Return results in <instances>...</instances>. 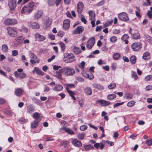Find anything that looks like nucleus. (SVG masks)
I'll return each mask as SVG.
<instances>
[{
    "instance_id": "f257e3e1",
    "label": "nucleus",
    "mask_w": 152,
    "mask_h": 152,
    "mask_svg": "<svg viewBox=\"0 0 152 152\" xmlns=\"http://www.w3.org/2000/svg\"><path fill=\"white\" fill-rule=\"evenodd\" d=\"M36 5V4L33 2L30 3L28 5L24 6L22 9L21 13L22 14L26 13V14H29L33 10V7Z\"/></svg>"
},
{
    "instance_id": "774afa93",
    "label": "nucleus",
    "mask_w": 152,
    "mask_h": 152,
    "mask_svg": "<svg viewBox=\"0 0 152 152\" xmlns=\"http://www.w3.org/2000/svg\"><path fill=\"white\" fill-rule=\"evenodd\" d=\"M30 62L32 64H34L36 63H38L39 62V61L36 60H33L31 59L30 60Z\"/></svg>"
},
{
    "instance_id": "6e6552de",
    "label": "nucleus",
    "mask_w": 152,
    "mask_h": 152,
    "mask_svg": "<svg viewBox=\"0 0 152 152\" xmlns=\"http://www.w3.org/2000/svg\"><path fill=\"white\" fill-rule=\"evenodd\" d=\"M8 5L10 10H14L17 6V0H9Z\"/></svg>"
},
{
    "instance_id": "864d4df0",
    "label": "nucleus",
    "mask_w": 152,
    "mask_h": 152,
    "mask_svg": "<svg viewBox=\"0 0 152 152\" xmlns=\"http://www.w3.org/2000/svg\"><path fill=\"white\" fill-rule=\"evenodd\" d=\"M113 22V20H111L110 21L107 22L105 23L104 24V27H107L109 26Z\"/></svg>"
},
{
    "instance_id": "4468645a",
    "label": "nucleus",
    "mask_w": 152,
    "mask_h": 152,
    "mask_svg": "<svg viewBox=\"0 0 152 152\" xmlns=\"http://www.w3.org/2000/svg\"><path fill=\"white\" fill-rule=\"evenodd\" d=\"M70 20L69 19H66L63 22V27L64 29L66 30L70 27Z\"/></svg>"
},
{
    "instance_id": "a18cd8bd",
    "label": "nucleus",
    "mask_w": 152,
    "mask_h": 152,
    "mask_svg": "<svg viewBox=\"0 0 152 152\" xmlns=\"http://www.w3.org/2000/svg\"><path fill=\"white\" fill-rule=\"evenodd\" d=\"M59 45L61 48V50L63 51H64L66 48L65 44L63 42H61L59 43Z\"/></svg>"
},
{
    "instance_id": "8fccbe9b",
    "label": "nucleus",
    "mask_w": 152,
    "mask_h": 152,
    "mask_svg": "<svg viewBox=\"0 0 152 152\" xmlns=\"http://www.w3.org/2000/svg\"><path fill=\"white\" fill-rule=\"evenodd\" d=\"M55 0H48V3L49 5L50 6H53L55 4Z\"/></svg>"
},
{
    "instance_id": "69168bd1",
    "label": "nucleus",
    "mask_w": 152,
    "mask_h": 152,
    "mask_svg": "<svg viewBox=\"0 0 152 152\" xmlns=\"http://www.w3.org/2000/svg\"><path fill=\"white\" fill-rule=\"evenodd\" d=\"M26 76V74L24 73H22L19 74V77L21 78H25Z\"/></svg>"
},
{
    "instance_id": "4c0bfd02",
    "label": "nucleus",
    "mask_w": 152,
    "mask_h": 152,
    "mask_svg": "<svg viewBox=\"0 0 152 152\" xmlns=\"http://www.w3.org/2000/svg\"><path fill=\"white\" fill-rule=\"evenodd\" d=\"M130 61L132 64H135L136 61V58L134 56H132L130 58Z\"/></svg>"
},
{
    "instance_id": "cd10ccee",
    "label": "nucleus",
    "mask_w": 152,
    "mask_h": 152,
    "mask_svg": "<svg viewBox=\"0 0 152 152\" xmlns=\"http://www.w3.org/2000/svg\"><path fill=\"white\" fill-rule=\"evenodd\" d=\"M62 130H64L66 132L70 134H74V132L69 128L66 127H63L61 128Z\"/></svg>"
},
{
    "instance_id": "7c9ffc66",
    "label": "nucleus",
    "mask_w": 152,
    "mask_h": 152,
    "mask_svg": "<svg viewBox=\"0 0 152 152\" xmlns=\"http://www.w3.org/2000/svg\"><path fill=\"white\" fill-rule=\"evenodd\" d=\"M51 21L49 18H47L45 20L44 24L45 25L46 27L47 28L51 24Z\"/></svg>"
},
{
    "instance_id": "a878e982",
    "label": "nucleus",
    "mask_w": 152,
    "mask_h": 152,
    "mask_svg": "<svg viewBox=\"0 0 152 152\" xmlns=\"http://www.w3.org/2000/svg\"><path fill=\"white\" fill-rule=\"evenodd\" d=\"M66 89L67 91L69 94L70 96H71L72 97L73 99L74 100H75L76 99L75 97L74 96L76 94L74 92L69 90V89L68 88H66Z\"/></svg>"
},
{
    "instance_id": "473e14b6",
    "label": "nucleus",
    "mask_w": 152,
    "mask_h": 152,
    "mask_svg": "<svg viewBox=\"0 0 152 152\" xmlns=\"http://www.w3.org/2000/svg\"><path fill=\"white\" fill-rule=\"evenodd\" d=\"M39 121L34 120V121L31 122V127L32 129H34L37 127L38 125V123Z\"/></svg>"
},
{
    "instance_id": "4d7b16f0",
    "label": "nucleus",
    "mask_w": 152,
    "mask_h": 152,
    "mask_svg": "<svg viewBox=\"0 0 152 152\" xmlns=\"http://www.w3.org/2000/svg\"><path fill=\"white\" fill-rule=\"evenodd\" d=\"M87 128V126L86 125H83L80 127V129L81 131H84L86 130Z\"/></svg>"
},
{
    "instance_id": "39448f33",
    "label": "nucleus",
    "mask_w": 152,
    "mask_h": 152,
    "mask_svg": "<svg viewBox=\"0 0 152 152\" xmlns=\"http://www.w3.org/2000/svg\"><path fill=\"white\" fill-rule=\"evenodd\" d=\"M17 23V20L14 18H7L4 21V24L6 25L13 26Z\"/></svg>"
},
{
    "instance_id": "ea45409f",
    "label": "nucleus",
    "mask_w": 152,
    "mask_h": 152,
    "mask_svg": "<svg viewBox=\"0 0 152 152\" xmlns=\"http://www.w3.org/2000/svg\"><path fill=\"white\" fill-rule=\"evenodd\" d=\"M69 142L68 141H63L62 142V145L64 148H67L69 146Z\"/></svg>"
},
{
    "instance_id": "b1692460",
    "label": "nucleus",
    "mask_w": 152,
    "mask_h": 152,
    "mask_svg": "<svg viewBox=\"0 0 152 152\" xmlns=\"http://www.w3.org/2000/svg\"><path fill=\"white\" fill-rule=\"evenodd\" d=\"M63 89V87L60 84H56L53 89L55 91H61Z\"/></svg>"
},
{
    "instance_id": "e433bc0d",
    "label": "nucleus",
    "mask_w": 152,
    "mask_h": 152,
    "mask_svg": "<svg viewBox=\"0 0 152 152\" xmlns=\"http://www.w3.org/2000/svg\"><path fill=\"white\" fill-rule=\"evenodd\" d=\"M84 148L86 151H88L93 149L94 148V146L90 144L85 145L84 146Z\"/></svg>"
},
{
    "instance_id": "20e7f679",
    "label": "nucleus",
    "mask_w": 152,
    "mask_h": 152,
    "mask_svg": "<svg viewBox=\"0 0 152 152\" xmlns=\"http://www.w3.org/2000/svg\"><path fill=\"white\" fill-rule=\"evenodd\" d=\"M7 31L8 34L11 37H15L18 35L17 31L12 27H7Z\"/></svg>"
},
{
    "instance_id": "c85d7f7f",
    "label": "nucleus",
    "mask_w": 152,
    "mask_h": 152,
    "mask_svg": "<svg viewBox=\"0 0 152 152\" xmlns=\"http://www.w3.org/2000/svg\"><path fill=\"white\" fill-rule=\"evenodd\" d=\"M131 37L132 38L134 39H138L140 38V36L138 32H136L132 34Z\"/></svg>"
},
{
    "instance_id": "79ce46f5",
    "label": "nucleus",
    "mask_w": 152,
    "mask_h": 152,
    "mask_svg": "<svg viewBox=\"0 0 152 152\" xmlns=\"http://www.w3.org/2000/svg\"><path fill=\"white\" fill-rule=\"evenodd\" d=\"M149 56L150 53L148 52H146L143 54L142 58L144 60H147Z\"/></svg>"
},
{
    "instance_id": "f704fd0d",
    "label": "nucleus",
    "mask_w": 152,
    "mask_h": 152,
    "mask_svg": "<svg viewBox=\"0 0 152 152\" xmlns=\"http://www.w3.org/2000/svg\"><path fill=\"white\" fill-rule=\"evenodd\" d=\"M72 50L73 52L77 54H79L81 52L80 48L76 47H74L72 49Z\"/></svg>"
},
{
    "instance_id": "9b49d317",
    "label": "nucleus",
    "mask_w": 152,
    "mask_h": 152,
    "mask_svg": "<svg viewBox=\"0 0 152 152\" xmlns=\"http://www.w3.org/2000/svg\"><path fill=\"white\" fill-rule=\"evenodd\" d=\"M84 5L82 2H79L77 6V10L78 13L81 14L83 10Z\"/></svg>"
},
{
    "instance_id": "c756f323",
    "label": "nucleus",
    "mask_w": 152,
    "mask_h": 152,
    "mask_svg": "<svg viewBox=\"0 0 152 152\" xmlns=\"http://www.w3.org/2000/svg\"><path fill=\"white\" fill-rule=\"evenodd\" d=\"M144 38L150 44H152V37L148 35L145 34L144 35Z\"/></svg>"
},
{
    "instance_id": "37998d69",
    "label": "nucleus",
    "mask_w": 152,
    "mask_h": 152,
    "mask_svg": "<svg viewBox=\"0 0 152 152\" xmlns=\"http://www.w3.org/2000/svg\"><path fill=\"white\" fill-rule=\"evenodd\" d=\"M29 56L31 59L33 60H37V56L34 54L32 53H29Z\"/></svg>"
},
{
    "instance_id": "2f4dec72",
    "label": "nucleus",
    "mask_w": 152,
    "mask_h": 152,
    "mask_svg": "<svg viewBox=\"0 0 152 152\" xmlns=\"http://www.w3.org/2000/svg\"><path fill=\"white\" fill-rule=\"evenodd\" d=\"M23 91L20 88H18L15 90V94L17 96H20L22 95Z\"/></svg>"
},
{
    "instance_id": "5701e85b",
    "label": "nucleus",
    "mask_w": 152,
    "mask_h": 152,
    "mask_svg": "<svg viewBox=\"0 0 152 152\" xmlns=\"http://www.w3.org/2000/svg\"><path fill=\"white\" fill-rule=\"evenodd\" d=\"M89 19L90 20H95V14L93 11L90 10L88 11Z\"/></svg>"
},
{
    "instance_id": "423d86ee",
    "label": "nucleus",
    "mask_w": 152,
    "mask_h": 152,
    "mask_svg": "<svg viewBox=\"0 0 152 152\" xmlns=\"http://www.w3.org/2000/svg\"><path fill=\"white\" fill-rule=\"evenodd\" d=\"M118 17L120 20L124 22H127L129 20L128 15L125 12L120 13Z\"/></svg>"
},
{
    "instance_id": "58836bf2",
    "label": "nucleus",
    "mask_w": 152,
    "mask_h": 152,
    "mask_svg": "<svg viewBox=\"0 0 152 152\" xmlns=\"http://www.w3.org/2000/svg\"><path fill=\"white\" fill-rule=\"evenodd\" d=\"M85 137V134L82 133H78L77 134V137L78 139L81 140L84 139Z\"/></svg>"
},
{
    "instance_id": "412c9836",
    "label": "nucleus",
    "mask_w": 152,
    "mask_h": 152,
    "mask_svg": "<svg viewBox=\"0 0 152 152\" xmlns=\"http://www.w3.org/2000/svg\"><path fill=\"white\" fill-rule=\"evenodd\" d=\"M24 39V38L22 36H18L15 39V42L17 44H21Z\"/></svg>"
},
{
    "instance_id": "a211bd4d",
    "label": "nucleus",
    "mask_w": 152,
    "mask_h": 152,
    "mask_svg": "<svg viewBox=\"0 0 152 152\" xmlns=\"http://www.w3.org/2000/svg\"><path fill=\"white\" fill-rule=\"evenodd\" d=\"M33 118L35 119L34 120L40 122L41 120V118L40 117V114L37 112L34 113L32 115Z\"/></svg>"
},
{
    "instance_id": "680f3d73",
    "label": "nucleus",
    "mask_w": 152,
    "mask_h": 152,
    "mask_svg": "<svg viewBox=\"0 0 152 152\" xmlns=\"http://www.w3.org/2000/svg\"><path fill=\"white\" fill-rule=\"evenodd\" d=\"M146 143L148 145H152V139H149L146 140Z\"/></svg>"
},
{
    "instance_id": "6e6d98bb",
    "label": "nucleus",
    "mask_w": 152,
    "mask_h": 152,
    "mask_svg": "<svg viewBox=\"0 0 152 152\" xmlns=\"http://www.w3.org/2000/svg\"><path fill=\"white\" fill-rule=\"evenodd\" d=\"M20 30L21 32L26 33L28 31L27 28L24 26H22L21 27V28Z\"/></svg>"
},
{
    "instance_id": "f8f14e48",
    "label": "nucleus",
    "mask_w": 152,
    "mask_h": 152,
    "mask_svg": "<svg viewBox=\"0 0 152 152\" xmlns=\"http://www.w3.org/2000/svg\"><path fill=\"white\" fill-rule=\"evenodd\" d=\"M63 74V71L62 68L59 69L58 71L54 73V76L58 79L62 80V75Z\"/></svg>"
},
{
    "instance_id": "bb28decb",
    "label": "nucleus",
    "mask_w": 152,
    "mask_h": 152,
    "mask_svg": "<svg viewBox=\"0 0 152 152\" xmlns=\"http://www.w3.org/2000/svg\"><path fill=\"white\" fill-rule=\"evenodd\" d=\"M35 110L34 108L32 105H30L27 106V112L29 114L31 113Z\"/></svg>"
},
{
    "instance_id": "72a5a7b5",
    "label": "nucleus",
    "mask_w": 152,
    "mask_h": 152,
    "mask_svg": "<svg viewBox=\"0 0 152 152\" xmlns=\"http://www.w3.org/2000/svg\"><path fill=\"white\" fill-rule=\"evenodd\" d=\"M1 50L4 53H7L8 51V47L6 44L2 45L1 47Z\"/></svg>"
},
{
    "instance_id": "a19ab883",
    "label": "nucleus",
    "mask_w": 152,
    "mask_h": 152,
    "mask_svg": "<svg viewBox=\"0 0 152 152\" xmlns=\"http://www.w3.org/2000/svg\"><path fill=\"white\" fill-rule=\"evenodd\" d=\"M113 58L115 60H117L119 58L121 55L119 53H117L113 54Z\"/></svg>"
},
{
    "instance_id": "de8ad7c7",
    "label": "nucleus",
    "mask_w": 152,
    "mask_h": 152,
    "mask_svg": "<svg viewBox=\"0 0 152 152\" xmlns=\"http://www.w3.org/2000/svg\"><path fill=\"white\" fill-rule=\"evenodd\" d=\"M81 21L83 22L85 24H86L87 22V20L83 15H81L79 16Z\"/></svg>"
},
{
    "instance_id": "c9c22d12",
    "label": "nucleus",
    "mask_w": 152,
    "mask_h": 152,
    "mask_svg": "<svg viewBox=\"0 0 152 152\" xmlns=\"http://www.w3.org/2000/svg\"><path fill=\"white\" fill-rule=\"evenodd\" d=\"M116 97V95L115 94H110L107 95V99L109 100H112L115 98Z\"/></svg>"
},
{
    "instance_id": "f03ea898",
    "label": "nucleus",
    "mask_w": 152,
    "mask_h": 152,
    "mask_svg": "<svg viewBox=\"0 0 152 152\" xmlns=\"http://www.w3.org/2000/svg\"><path fill=\"white\" fill-rule=\"evenodd\" d=\"M63 74L66 76H71L74 75L75 72L74 69L70 67H64L62 68Z\"/></svg>"
},
{
    "instance_id": "1a4fd4ad",
    "label": "nucleus",
    "mask_w": 152,
    "mask_h": 152,
    "mask_svg": "<svg viewBox=\"0 0 152 152\" xmlns=\"http://www.w3.org/2000/svg\"><path fill=\"white\" fill-rule=\"evenodd\" d=\"M28 26L34 29H39L40 26L39 24L35 22H30L28 23Z\"/></svg>"
},
{
    "instance_id": "603ef678",
    "label": "nucleus",
    "mask_w": 152,
    "mask_h": 152,
    "mask_svg": "<svg viewBox=\"0 0 152 152\" xmlns=\"http://www.w3.org/2000/svg\"><path fill=\"white\" fill-rule=\"evenodd\" d=\"M135 102L134 101H132L129 102L127 104V106L129 107H132L134 106L135 104Z\"/></svg>"
},
{
    "instance_id": "4be33fe9",
    "label": "nucleus",
    "mask_w": 152,
    "mask_h": 152,
    "mask_svg": "<svg viewBox=\"0 0 152 152\" xmlns=\"http://www.w3.org/2000/svg\"><path fill=\"white\" fill-rule=\"evenodd\" d=\"M84 93L87 95H91L92 94V90L89 87H86L84 89Z\"/></svg>"
},
{
    "instance_id": "e2e57ef3",
    "label": "nucleus",
    "mask_w": 152,
    "mask_h": 152,
    "mask_svg": "<svg viewBox=\"0 0 152 152\" xmlns=\"http://www.w3.org/2000/svg\"><path fill=\"white\" fill-rule=\"evenodd\" d=\"M12 56H15L18 54V52L16 50H14L12 51Z\"/></svg>"
},
{
    "instance_id": "393cba45",
    "label": "nucleus",
    "mask_w": 152,
    "mask_h": 152,
    "mask_svg": "<svg viewBox=\"0 0 152 152\" xmlns=\"http://www.w3.org/2000/svg\"><path fill=\"white\" fill-rule=\"evenodd\" d=\"M92 86L94 88L97 89L99 90H102L104 89L103 86L100 84H97L96 83H93Z\"/></svg>"
},
{
    "instance_id": "13d9d810",
    "label": "nucleus",
    "mask_w": 152,
    "mask_h": 152,
    "mask_svg": "<svg viewBox=\"0 0 152 152\" xmlns=\"http://www.w3.org/2000/svg\"><path fill=\"white\" fill-rule=\"evenodd\" d=\"M85 62L83 61H82L81 62L80 64L79 65V66L82 69H83L85 66Z\"/></svg>"
},
{
    "instance_id": "c03bdc74",
    "label": "nucleus",
    "mask_w": 152,
    "mask_h": 152,
    "mask_svg": "<svg viewBox=\"0 0 152 152\" xmlns=\"http://www.w3.org/2000/svg\"><path fill=\"white\" fill-rule=\"evenodd\" d=\"M145 80L146 81H151L152 80V75H150L146 76Z\"/></svg>"
},
{
    "instance_id": "7ed1b4c3",
    "label": "nucleus",
    "mask_w": 152,
    "mask_h": 152,
    "mask_svg": "<svg viewBox=\"0 0 152 152\" xmlns=\"http://www.w3.org/2000/svg\"><path fill=\"white\" fill-rule=\"evenodd\" d=\"M64 61L66 63H71L74 61L75 60V56L72 53H65L64 54Z\"/></svg>"
},
{
    "instance_id": "3c124183",
    "label": "nucleus",
    "mask_w": 152,
    "mask_h": 152,
    "mask_svg": "<svg viewBox=\"0 0 152 152\" xmlns=\"http://www.w3.org/2000/svg\"><path fill=\"white\" fill-rule=\"evenodd\" d=\"M66 88H68V89L69 88H72L75 87V85L74 84H66Z\"/></svg>"
},
{
    "instance_id": "ddd939ff",
    "label": "nucleus",
    "mask_w": 152,
    "mask_h": 152,
    "mask_svg": "<svg viewBox=\"0 0 152 152\" xmlns=\"http://www.w3.org/2000/svg\"><path fill=\"white\" fill-rule=\"evenodd\" d=\"M97 102L99 103L102 106H106L110 104V102L109 101H105L103 99H99L97 101Z\"/></svg>"
},
{
    "instance_id": "f3484780",
    "label": "nucleus",
    "mask_w": 152,
    "mask_h": 152,
    "mask_svg": "<svg viewBox=\"0 0 152 152\" xmlns=\"http://www.w3.org/2000/svg\"><path fill=\"white\" fill-rule=\"evenodd\" d=\"M36 38L38 39L39 41L41 42L44 41L46 39V37L45 36L40 35L38 33H36L35 35Z\"/></svg>"
},
{
    "instance_id": "aec40b11",
    "label": "nucleus",
    "mask_w": 152,
    "mask_h": 152,
    "mask_svg": "<svg viewBox=\"0 0 152 152\" xmlns=\"http://www.w3.org/2000/svg\"><path fill=\"white\" fill-rule=\"evenodd\" d=\"M35 72H36L37 74L43 76L44 75V73L42 72L40 69L37 67H35L34 70L32 71L33 74H34Z\"/></svg>"
},
{
    "instance_id": "6ab92c4d",
    "label": "nucleus",
    "mask_w": 152,
    "mask_h": 152,
    "mask_svg": "<svg viewBox=\"0 0 152 152\" xmlns=\"http://www.w3.org/2000/svg\"><path fill=\"white\" fill-rule=\"evenodd\" d=\"M72 142L73 145L76 147H80L82 145V143L81 142L76 139H73L72 140Z\"/></svg>"
},
{
    "instance_id": "5fc2aeb1",
    "label": "nucleus",
    "mask_w": 152,
    "mask_h": 152,
    "mask_svg": "<svg viewBox=\"0 0 152 152\" xmlns=\"http://www.w3.org/2000/svg\"><path fill=\"white\" fill-rule=\"evenodd\" d=\"M126 98L127 99H130L132 98L133 96V95L130 93H127L126 95Z\"/></svg>"
},
{
    "instance_id": "09e8293b",
    "label": "nucleus",
    "mask_w": 152,
    "mask_h": 152,
    "mask_svg": "<svg viewBox=\"0 0 152 152\" xmlns=\"http://www.w3.org/2000/svg\"><path fill=\"white\" fill-rule=\"evenodd\" d=\"M132 77L136 80L137 79V76L135 72L132 71Z\"/></svg>"
},
{
    "instance_id": "0e129e2a",
    "label": "nucleus",
    "mask_w": 152,
    "mask_h": 152,
    "mask_svg": "<svg viewBox=\"0 0 152 152\" xmlns=\"http://www.w3.org/2000/svg\"><path fill=\"white\" fill-rule=\"evenodd\" d=\"M48 36L49 38L51 40H54L55 39V36L52 34H49L48 35Z\"/></svg>"
},
{
    "instance_id": "9d476101",
    "label": "nucleus",
    "mask_w": 152,
    "mask_h": 152,
    "mask_svg": "<svg viewBox=\"0 0 152 152\" xmlns=\"http://www.w3.org/2000/svg\"><path fill=\"white\" fill-rule=\"evenodd\" d=\"M95 43V38L93 37L90 39L87 43L86 47L88 49H90L94 46Z\"/></svg>"
},
{
    "instance_id": "052dcab7",
    "label": "nucleus",
    "mask_w": 152,
    "mask_h": 152,
    "mask_svg": "<svg viewBox=\"0 0 152 152\" xmlns=\"http://www.w3.org/2000/svg\"><path fill=\"white\" fill-rule=\"evenodd\" d=\"M129 37L127 34H125L122 37L121 39L123 40H127L129 38Z\"/></svg>"
},
{
    "instance_id": "338daca9",
    "label": "nucleus",
    "mask_w": 152,
    "mask_h": 152,
    "mask_svg": "<svg viewBox=\"0 0 152 152\" xmlns=\"http://www.w3.org/2000/svg\"><path fill=\"white\" fill-rule=\"evenodd\" d=\"M121 32V31L118 30L117 29H115L113 30V33L114 34H119Z\"/></svg>"
},
{
    "instance_id": "49530a36",
    "label": "nucleus",
    "mask_w": 152,
    "mask_h": 152,
    "mask_svg": "<svg viewBox=\"0 0 152 152\" xmlns=\"http://www.w3.org/2000/svg\"><path fill=\"white\" fill-rule=\"evenodd\" d=\"M116 86V85L115 83H111L108 86V88L110 89H112L115 88Z\"/></svg>"
},
{
    "instance_id": "bf43d9fd",
    "label": "nucleus",
    "mask_w": 152,
    "mask_h": 152,
    "mask_svg": "<svg viewBox=\"0 0 152 152\" xmlns=\"http://www.w3.org/2000/svg\"><path fill=\"white\" fill-rule=\"evenodd\" d=\"M117 40V38L115 36H113L110 38V41L112 42H115Z\"/></svg>"
},
{
    "instance_id": "dca6fc26",
    "label": "nucleus",
    "mask_w": 152,
    "mask_h": 152,
    "mask_svg": "<svg viewBox=\"0 0 152 152\" xmlns=\"http://www.w3.org/2000/svg\"><path fill=\"white\" fill-rule=\"evenodd\" d=\"M84 30L83 27L82 26L77 27L74 31L73 33L75 34H80Z\"/></svg>"
},
{
    "instance_id": "0eeeda50",
    "label": "nucleus",
    "mask_w": 152,
    "mask_h": 152,
    "mask_svg": "<svg viewBox=\"0 0 152 152\" xmlns=\"http://www.w3.org/2000/svg\"><path fill=\"white\" fill-rule=\"evenodd\" d=\"M142 44L140 42H136L132 44L131 47L133 51H137L141 49Z\"/></svg>"
},
{
    "instance_id": "2eb2a0df",
    "label": "nucleus",
    "mask_w": 152,
    "mask_h": 152,
    "mask_svg": "<svg viewBox=\"0 0 152 152\" xmlns=\"http://www.w3.org/2000/svg\"><path fill=\"white\" fill-rule=\"evenodd\" d=\"M43 14L41 10H38L35 13L34 15V19L35 20H38L41 18Z\"/></svg>"
}]
</instances>
